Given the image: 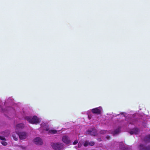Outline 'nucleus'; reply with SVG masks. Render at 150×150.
Segmentation results:
<instances>
[{
  "mask_svg": "<svg viewBox=\"0 0 150 150\" xmlns=\"http://www.w3.org/2000/svg\"><path fill=\"white\" fill-rule=\"evenodd\" d=\"M139 132V130L137 128H135L132 130L130 132V133L132 135L133 134H137Z\"/></svg>",
  "mask_w": 150,
  "mask_h": 150,
  "instance_id": "11",
  "label": "nucleus"
},
{
  "mask_svg": "<svg viewBox=\"0 0 150 150\" xmlns=\"http://www.w3.org/2000/svg\"><path fill=\"white\" fill-rule=\"evenodd\" d=\"M101 140H102L100 139H98V141H101Z\"/></svg>",
  "mask_w": 150,
  "mask_h": 150,
  "instance_id": "24",
  "label": "nucleus"
},
{
  "mask_svg": "<svg viewBox=\"0 0 150 150\" xmlns=\"http://www.w3.org/2000/svg\"><path fill=\"white\" fill-rule=\"evenodd\" d=\"M89 144V142H86L84 144V145L85 146H87Z\"/></svg>",
  "mask_w": 150,
  "mask_h": 150,
  "instance_id": "16",
  "label": "nucleus"
},
{
  "mask_svg": "<svg viewBox=\"0 0 150 150\" xmlns=\"http://www.w3.org/2000/svg\"><path fill=\"white\" fill-rule=\"evenodd\" d=\"M1 143L4 146H6L7 145V143L5 142H2Z\"/></svg>",
  "mask_w": 150,
  "mask_h": 150,
  "instance_id": "14",
  "label": "nucleus"
},
{
  "mask_svg": "<svg viewBox=\"0 0 150 150\" xmlns=\"http://www.w3.org/2000/svg\"><path fill=\"white\" fill-rule=\"evenodd\" d=\"M88 117L89 119H91V115H88Z\"/></svg>",
  "mask_w": 150,
  "mask_h": 150,
  "instance_id": "22",
  "label": "nucleus"
},
{
  "mask_svg": "<svg viewBox=\"0 0 150 150\" xmlns=\"http://www.w3.org/2000/svg\"><path fill=\"white\" fill-rule=\"evenodd\" d=\"M121 114H123V113H121Z\"/></svg>",
  "mask_w": 150,
  "mask_h": 150,
  "instance_id": "25",
  "label": "nucleus"
},
{
  "mask_svg": "<svg viewBox=\"0 0 150 150\" xmlns=\"http://www.w3.org/2000/svg\"><path fill=\"white\" fill-rule=\"evenodd\" d=\"M19 132H16L13 133L12 134V136L13 139L15 141L18 140V137H19Z\"/></svg>",
  "mask_w": 150,
  "mask_h": 150,
  "instance_id": "10",
  "label": "nucleus"
},
{
  "mask_svg": "<svg viewBox=\"0 0 150 150\" xmlns=\"http://www.w3.org/2000/svg\"><path fill=\"white\" fill-rule=\"evenodd\" d=\"M41 125L42 129L48 131V133L56 134L57 132V131L56 130L52 129L49 130L47 125L44 123H42Z\"/></svg>",
  "mask_w": 150,
  "mask_h": 150,
  "instance_id": "2",
  "label": "nucleus"
},
{
  "mask_svg": "<svg viewBox=\"0 0 150 150\" xmlns=\"http://www.w3.org/2000/svg\"><path fill=\"white\" fill-rule=\"evenodd\" d=\"M106 138L108 139H110V136H107Z\"/></svg>",
  "mask_w": 150,
  "mask_h": 150,
  "instance_id": "23",
  "label": "nucleus"
},
{
  "mask_svg": "<svg viewBox=\"0 0 150 150\" xmlns=\"http://www.w3.org/2000/svg\"><path fill=\"white\" fill-rule=\"evenodd\" d=\"M52 146V148L56 150H60L63 147V145L62 143H53Z\"/></svg>",
  "mask_w": 150,
  "mask_h": 150,
  "instance_id": "4",
  "label": "nucleus"
},
{
  "mask_svg": "<svg viewBox=\"0 0 150 150\" xmlns=\"http://www.w3.org/2000/svg\"><path fill=\"white\" fill-rule=\"evenodd\" d=\"M123 150H129V149L128 148H126L123 149Z\"/></svg>",
  "mask_w": 150,
  "mask_h": 150,
  "instance_id": "20",
  "label": "nucleus"
},
{
  "mask_svg": "<svg viewBox=\"0 0 150 150\" xmlns=\"http://www.w3.org/2000/svg\"><path fill=\"white\" fill-rule=\"evenodd\" d=\"M101 108L99 107L92 109V111L93 113L100 114L101 112Z\"/></svg>",
  "mask_w": 150,
  "mask_h": 150,
  "instance_id": "8",
  "label": "nucleus"
},
{
  "mask_svg": "<svg viewBox=\"0 0 150 150\" xmlns=\"http://www.w3.org/2000/svg\"><path fill=\"white\" fill-rule=\"evenodd\" d=\"M120 129L119 128L117 129L114 132V134L115 135L116 134L118 133L119 132H120Z\"/></svg>",
  "mask_w": 150,
  "mask_h": 150,
  "instance_id": "13",
  "label": "nucleus"
},
{
  "mask_svg": "<svg viewBox=\"0 0 150 150\" xmlns=\"http://www.w3.org/2000/svg\"><path fill=\"white\" fill-rule=\"evenodd\" d=\"M147 142H150V135L146 137L145 138ZM140 150H150V146L146 147L143 144H141L139 147Z\"/></svg>",
  "mask_w": 150,
  "mask_h": 150,
  "instance_id": "3",
  "label": "nucleus"
},
{
  "mask_svg": "<svg viewBox=\"0 0 150 150\" xmlns=\"http://www.w3.org/2000/svg\"><path fill=\"white\" fill-rule=\"evenodd\" d=\"M88 134L91 135H94L95 134V131L94 130H92V131H88Z\"/></svg>",
  "mask_w": 150,
  "mask_h": 150,
  "instance_id": "12",
  "label": "nucleus"
},
{
  "mask_svg": "<svg viewBox=\"0 0 150 150\" xmlns=\"http://www.w3.org/2000/svg\"><path fill=\"white\" fill-rule=\"evenodd\" d=\"M27 133L25 132H20L19 134V137L21 139H25L27 137Z\"/></svg>",
  "mask_w": 150,
  "mask_h": 150,
  "instance_id": "6",
  "label": "nucleus"
},
{
  "mask_svg": "<svg viewBox=\"0 0 150 150\" xmlns=\"http://www.w3.org/2000/svg\"><path fill=\"white\" fill-rule=\"evenodd\" d=\"M89 144L91 146H93L94 144V142H91L89 143Z\"/></svg>",
  "mask_w": 150,
  "mask_h": 150,
  "instance_id": "15",
  "label": "nucleus"
},
{
  "mask_svg": "<svg viewBox=\"0 0 150 150\" xmlns=\"http://www.w3.org/2000/svg\"><path fill=\"white\" fill-rule=\"evenodd\" d=\"M24 126L23 123L18 124L16 126V132H19V131L24 128Z\"/></svg>",
  "mask_w": 150,
  "mask_h": 150,
  "instance_id": "5",
  "label": "nucleus"
},
{
  "mask_svg": "<svg viewBox=\"0 0 150 150\" xmlns=\"http://www.w3.org/2000/svg\"><path fill=\"white\" fill-rule=\"evenodd\" d=\"M129 123L130 124H132V125L134 124V123H133V121H132V122H131V121Z\"/></svg>",
  "mask_w": 150,
  "mask_h": 150,
  "instance_id": "21",
  "label": "nucleus"
},
{
  "mask_svg": "<svg viewBox=\"0 0 150 150\" xmlns=\"http://www.w3.org/2000/svg\"><path fill=\"white\" fill-rule=\"evenodd\" d=\"M25 119L29 122L33 124H37L40 122V119L36 116L33 117L27 116L25 117Z\"/></svg>",
  "mask_w": 150,
  "mask_h": 150,
  "instance_id": "1",
  "label": "nucleus"
},
{
  "mask_svg": "<svg viewBox=\"0 0 150 150\" xmlns=\"http://www.w3.org/2000/svg\"><path fill=\"white\" fill-rule=\"evenodd\" d=\"M82 145V144L81 143H80V142H79L78 144V146H79V147H80Z\"/></svg>",
  "mask_w": 150,
  "mask_h": 150,
  "instance_id": "19",
  "label": "nucleus"
},
{
  "mask_svg": "<svg viewBox=\"0 0 150 150\" xmlns=\"http://www.w3.org/2000/svg\"><path fill=\"white\" fill-rule=\"evenodd\" d=\"M78 142V141L77 140H75L74 142H73V144L74 145H76V144Z\"/></svg>",
  "mask_w": 150,
  "mask_h": 150,
  "instance_id": "18",
  "label": "nucleus"
},
{
  "mask_svg": "<svg viewBox=\"0 0 150 150\" xmlns=\"http://www.w3.org/2000/svg\"><path fill=\"white\" fill-rule=\"evenodd\" d=\"M62 141L65 144H69L70 143V140L69 139L68 137L64 136L62 137Z\"/></svg>",
  "mask_w": 150,
  "mask_h": 150,
  "instance_id": "9",
  "label": "nucleus"
},
{
  "mask_svg": "<svg viewBox=\"0 0 150 150\" xmlns=\"http://www.w3.org/2000/svg\"><path fill=\"white\" fill-rule=\"evenodd\" d=\"M35 143L37 144L40 145L42 144V139L39 137H36L34 140Z\"/></svg>",
  "mask_w": 150,
  "mask_h": 150,
  "instance_id": "7",
  "label": "nucleus"
},
{
  "mask_svg": "<svg viewBox=\"0 0 150 150\" xmlns=\"http://www.w3.org/2000/svg\"><path fill=\"white\" fill-rule=\"evenodd\" d=\"M0 139L1 140H5V139L4 138V137H3L0 136Z\"/></svg>",
  "mask_w": 150,
  "mask_h": 150,
  "instance_id": "17",
  "label": "nucleus"
}]
</instances>
